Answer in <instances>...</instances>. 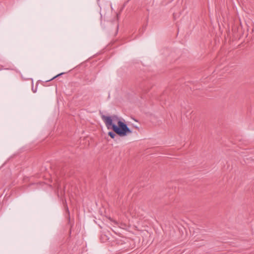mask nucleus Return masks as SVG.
<instances>
[{
  "instance_id": "1",
  "label": "nucleus",
  "mask_w": 254,
  "mask_h": 254,
  "mask_svg": "<svg viewBox=\"0 0 254 254\" xmlns=\"http://www.w3.org/2000/svg\"><path fill=\"white\" fill-rule=\"evenodd\" d=\"M107 128L112 129L113 131H109L108 135L113 139L115 138L117 134L120 136H125L131 133L132 131L124 122L121 121L117 116L102 117Z\"/></svg>"
},
{
  "instance_id": "2",
  "label": "nucleus",
  "mask_w": 254,
  "mask_h": 254,
  "mask_svg": "<svg viewBox=\"0 0 254 254\" xmlns=\"http://www.w3.org/2000/svg\"><path fill=\"white\" fill-rule=\"evenodd\" d=\"M64 73H60V74H57V75H56V76H55L54 77H53V78H52L51 79H49V80H47V81H51V80H53L54 79H55V78H57V77H58V76H60V75H61L63 74Z\"/></svg>"
},
{
  "instance_id": "3",
  "label": "nucleus",
  "mask_w": 254,
  "mask_h": 254,
  "mask_svg": "<svg viewBox=\"0 0 254 254\" xmlns=\"http://www.w3.org/2000/svg\"><path fill=\"white\" fill-rule=\"evenodd\" d=\"M66 211L69 214V210H68V209L67 207H66Z\"/></svg>"
}]
</instances>
